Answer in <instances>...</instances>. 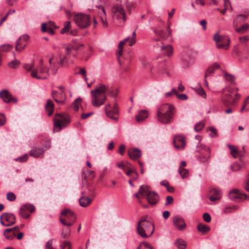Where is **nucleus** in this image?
<instances>
[{"mask_svg": "<svg viewBox=\"0 0 249 249\" xmlns=\"http://www.w3.org/2000/svg\"><path fill=\"white\" fill-rule=\"evenodd\" d=\"M249 28V25L247 23L244 24L241 27L238 28L237 27H235L234 29L236 31L239 33H243L246 31H247Z\"/></svg>", "mask_w": 249, "mask_h": 249, "instance_id": "ea45409f", "label": "nucleus"}, {"mask_svg": "<svg viewBox=\"0 0 249 249\" xmlns=\"http://www.w3.org/2000/svg\"><path fill=\"white\" fill-rule=\"evenodd\" d=\"M210 158V150L209 148H206L204 152H201L200 155L197 158V160L203 163H207Z\"/></svg>", "mask_w": 249, "mask_h": 249, "instance_id": "412c9836", "label": "nucleus"}, {"mask_svg": "<svg viewBox=\"0 0 249 249\" xmlns=\"http://www.w3.org/2000/svg\"><path fill=\"white\" fill-rule=\"evenodd\" d=\"M71 22L69 21H67L64 23V27L60 30V33L61 34L67 33L70 31V29H71Z\"/></svg>", "mask_w": 249, "mask_h": 249, "instance_id": "72a5a7b5", "label": "nucleus"}, {"mask_svg": "<svg viewBox=\"0 0 249 249\" xmlns=\"http://www.w3.org/2000/svg\"><path fill=\"white\" fill-rule=\"evenodd\" d=\"M247 19V16L245 15H238L233 20V27L235 28V27L238 26L239 23L241 22L244 21Z\"/></svg>", "mask_w": 249, "mask_h": 249, "instance_id": "c85d7f7f", "label": "nucleus"}, {"mask_svg": "<svg viewBox=\"0 0 249 249\" xmlns=\"http://www.w3.org/2000/svg\"><path fill=\"white\" fill-rule=\"evenodd\" d=\"M243 194L240 193L237 189H233L229 194L230 198L236 202L243 201Z\"/></svg>", "mask_w": 249, "mask_h": 249, "instance_id": "aec40b11", "label": "nucleus"}, {"mask_svg": "<svg viewBox=\"0 0 249 249\" xmlns=\"http://www.w3.org/2000/svg\"><path fill=\"white\" fill-rule=\"evenodd\" d=\"M211 196H210L209 199L212 201H214L219 200L221 197V193L219 190L216 188H212L209 191Z\"/></svg>", "mask_w": 249, "mask_h": 249, "instance_id": "5701e85b", "label": "nucleus"}, {"mask_svg": "<svg viewBox=\"0 0 249 249\" xmlns=\"http://www.w3.org/2000/svg\"><path fill=\"white\" fill-rule=\"evenodd\" d=\"M173 94L176 95L177 94V90L176 89H173L170 92H167L165 94V96L166 97H170Z\"/></svg>", "mask_w": 249, "mask_h": 249, "instance_id": "69168bd1", "label": "nucleus"}, {"mask_svg": "<svg viewBox=\"0 0 249 249\" xmlns=\"http://www.w3.org/2000/svg\"><path fill=\"white\" fill-rule=\"evenodd\" d=\"M54 109V105L53 102L51 99H48L47 101V103L45 105V110L49 116H51Z\"/></svg>", "mask_w": 249, "mask_h": 249, "instance_id": "393cba45", "label": "nucleus"}, {"mask_svg": "<svg viewBox=\"0 0 249 249\" xmlns=\"http://www.w3.org/2000/svg\"><path fill=\"white\" fill-rule=\"evenodd\" d=\"M241 167V165L237 163H234L231 166V168L233 171H239Z\"/></svg>", "mask_w": 249, "mask_h": 249, "instance_id": "6e6d98bb", "label": "nucleus"}, {"mask_svg": "<svg viewBox=\"0 0 249 249\" xmlns=\"http://www.w3.org/2000/svg\"><path fill=\"white\" fill-rule=\"evenodd\" d=\"M205 126V123L203 121H201L197 123L195 126V130L196 132L201 130Z\"/></svg>", "mask_w": 249, "mask_h": 249, "instance_id": "a18cd8bd", "label": "nucleus"}, {"mask_svg": "<svg viewBox=\"0 0 249 249\" xmlns=\"http://www.w3.org/2000/svg\"><path fill=\"white\" fill-rule=\"evenodd\" d=\"M249 110V96L246 98L244 102V104L241 108L240 111H247Z\"/></svg>", "mask_w": 249, "mask_h": 249, "instance_id": "c03bdc74", "label": "nucleus"}, {"mask_svg": "<svg viewBox=\"0 0 249 249\" xmlns=\"http://www.w3.org/2000/svg\"><path fill=\"white\" fill-rule=\"evenodd\" d=\"M0 97L3 102L6 103H10L11 101L15 103L17 102V99L16 98L12 97L9 92L6 89L2 90L0 92Z\"/></svg>", "mask_w": 249, "mask_h": 249, "instance_id": "a211bd4d", "label": "nucleus"}, {"mask_svg": "<svg viewBox=\"0 0 249 249\" xmlns=\"http://www.w3.org/2000/svg\"><path fill=\"white\" fill-rule=\"evenodd\" d=\"M224 77L226 80L227 81H229L231 83L234 82L235 79V77L234 75L231 74H228L227 72H224Z\"/></svg>", "mask_w": 249, "mask_h": 249, "instance_id": "09e8293b", "label": "nucleus"}, {"mask_svg": "<svg viewBox=\"0 0 249 249\" xmlns=\"http://www.w3.org/2000/svg\"><path fill=\"white\" fill-rule=\"evenodd\" d=\"M3 234L5 238L9 240L13 239L16 236L14 231L11 228L6 229Z\"/></svg>", "mask_w": 249, "mask_h": 249, "instance_id": "7c9ffc66", "label": "nucleus"}, {"mask_svg": "<svg viewBox=\"0 0 249 249\" xmlns=\"http://www.w3.org/2000/svg\"><path fill=\"white\" fill-rule=\"evenodd\" d=\"M108 90V87L100 84L94 90H91L92 95L91 102L95 107H99L105 104L107 97L105 93Z\"/></svg>", "mask_w": 249, "mask_h": 249, "instance_id": "7ed1b4c3", "label": "nucleus"}, {"mask_svg": "<svg viewBox=\"0 0 249 249\" xmlns=\"http://www.w3.org/2000/svg\"><path fill=\"white\" fill-rule=\"evenodd\" d=\"M176 109L172 104H164L158 108L156 116L158 121L163 124H169L173 122Z\"/></svg>", "mask_w": 249, "mask_h": 249, "instance_id": "f03ea898", "label": "nucleus"}, {"mask_svg": "<svg viewBox=\"0 0 249 249\" xmlns=\"http://www.w3.org/2000/svg\"><path fill=\"white\" fill-rule=\"evenodd\" d=\"M84 174L86 176L90 177L92 178L95 177L94 172L92 170H87Z\"/></svg>", "mask_w": 249, "mask_h": 249, "instance_id": "338daca9", "label": "nucleus"}, {"mask_svg": "<svg viewBox=\"0 0 249 249\" xmlns=\"http://www.w3.org/2000/svg\"><path fill=\"white\" fill-rule=\"evenodd\" d=\"M44 151V150L43 148L34 147L31 150L30 155L34 158H38L43 155Z\"/></svg>", "mask_w": 249, "mask_h": 249, "instance_id": "a878e982", "label": "nucleus"}, {"mask_svg": "<svg viewBox=\"0 0 249 249\" xmlns=\"http://www.w3.org/2000/svg\"><path fill=\"white\" fill-rule=\"evenodd\" d=\"M213 38L216 43L217 48L228 49L230 40L229 37L226 36H220L218 33H216Z\"/></svg>", "mask_w": 249, "mask_h": 249, "instance_id": "1a4fd4ad", "label": "nucleus"}, {"mask_svg": "<svg viewBox=\"0 0 249 249\" xmlns=\"http://www.w3.org/2000/svg\"><path fill=\"white\" fill-rule=\"evenodd\" d=\"M28 158H29L28 155L26 154L22 156L18 157L17 159H16L15 160L16 161H18L20 162H23L27 161Z\"/></svg>", "mask_w": 249, "mask_h": 249, "instance_id": "864d4df0", "label": "nucleus"}, {"mask_svg": "<svg viewBox=\"0 0 249 249\" xmlns=\"http://www.w3.org/2000/svg\"><path fill=\"white\" fill-rule=\"evenodd\" d=\"M82 101V99L80 97L76 99L73 103V108L76 111H77L79 109V107L80 104V102Z\"/></svg>", "mask_w": 249, "mask_h": 249, "instance_id": "603ef678", "label": "nucleus"}, {"mask_svg": "<svg viewBox=\"0 0 249 249\" xmlns=\"http://www.w3.org/2000/svg\"><path fill=\"white\" fill-rule=\"evenodd\" d=\"M178 173L182 178H185L189 176V171L185 168H178Z\"/></svg>", "mask_w": 249, "mask_h": 249, "instance_id": "58836bf2", "label": "nucleus"}, {"mask_svg": "<svg viewBox=\"0 0 249 249\" xmlns=\"http://www.w3.org/2000/svg\"><path fill=\"white\" fill-rule=\"evenodd\" d=\"M73 20L79 28L85 29L90 25L92 18L89 15L80 13L74 16Z\"/></svg>", "mask_w": 249, "mask_h": 249, "instance_id": "6e6552de", "label": "nucleus"}, {"mask_svg": "<svg viewBox=\"0 0 249 249\" xmlns=\"http://www.w3.org/2000/svg\"><path fill=\"white\" fill-rule=\"evenodd\" d=\"M38 71L37 75L41 76H45L44 78H41L40 79H46L47 76L49 75V69L45 67L43 65V59L39 60V64L38 66V70H36Z\"/></svg>", "mask_w": 249, "mask_h": 249, "instance_id": "dca6fc26", "label": "nucleus"}, {"mask_svg": "<svg viewBox=\"0 0 249 249\" xmlns=\"http://www.w3.org/2000/svg\"><path fill=\"white\" fill-rule=\"evenodd\" d=\"M71 229L69 227L62 229L61 237L63 238L68 239L71 236Z\"/></svg>", "mask_w": 249, "mask_h": 249, "instance_id": "f704fd0d", "label": "nucleus"}, {"mask_svg": "<svg viewBox=\"0 0 249 249\" xmlns=\"http://www.w3.org/2000/svg\"><path fill=\"white\" fill-rule=\"evenodd\" d=\"M174 202L173 197L172 196H167L166 197V202L165 203V206H168Z\"/></svg>", "mask_w": 249, "mask_h": 249, "instance_id": "13d9d810", "label": "nucleus"}, {"mask_svg": "<svg viewBox=\"0 0 249 249\" xmlns=\"http://www.w3.org/2000/svg\"><path fill=\"white\" fill-rule=\"evenodd\" d=\"M29 36L24 35L20 36L16 43V50L17 51H21L25 48L26 45V41L29 39Z\"/></svg>", "mask_w": 249, "mask_h": 249, "instance_id": "4468645a", "label": "nucleus"}, {"mask_svg": "<svg viewBox=\"0 0 249 249\" xmlns=\"http://www.w3.org/2000/svg\"><path fill=\"white\" fill-rule=\"evenodd\" d=\"M53 126L59 128V130L65 128L70 123V119L68 116L64 115L60 119H54Z\"/></svg>", "mask_w": 249, "mask_h": 249, "instance_id": "9b49d317", "label": "nucleus"}, {"mask_svg": "<svg viewBox=\"0 0 249 249\" xmlns=\"http://www.w3.org/2000/svg\"><path fill=\"white\" fill-rule=\"evenodd\" d=\"M149 187L147 185H142L139 189V193L142 196H147L148 192L151 191L149 190Z\"/></svg>", "mask_w": 249, "mask_h": 249, "instance_id": "473e14b6", "label": "nucleus"}, {"mask_svg": "<svg viewBox=\"0 0 249 249\" xmlns=\"http://www.w3.org/2000/svg\"><path fill=\"white\" fill-rule=\"evenodd\" d=\"M57 94V91H54V90H53L52 92V97L53 98L54 100L56 102V103H58L59 104H63L64 103V101L63 100H59L58 99V96L56 95Z\"/></svg>", "mask_w": 249, "mask_h": 249, "instance_id": "3c124183", "label": "nucleus"}, {"mask_svg": "<svg viewBox=\"0 0 249 249\" xmlns=\"http://www.w3.org/2000/svg\"><path fill=\"white\" fill-rule=\"evenodd\" d=\"M237 88H227L222 91L221 101L225 106H230L235 104L236 101L240 97L237 93Z\"/></svg>", "mask_w": 249, "mask_h": 249, "instance_id": "39448f33", "label": "nucleus"}, {"mask_svg": "<svg viewBox=\"0 0 249 249\" xmlns=\"http://www.w3.org/2000/svg\"><path fill=\"white\" fill-rule=\"evenodd\" d=\"M176 96L180 100H186L188 99V96L185 94H178L177 92V94H176Z\"/></svg>", "mask_w": 249, "mask_h": 249, "instance_id": "bf43d9fd", "label": "nucleus"}, {"mask_svg": "<svg viewBox=\"0 0 249 249\" xmlns=\"http://www.w3.org/2000/svg\"><path fill=\"white\" fill-rule=\"evenodd\" d=\"M228 147L231 149V154L234 158L237 157L238 155V151L237 148H235L233 145L230 144L228 145Z\"/></svg>", "mask_w": 249, "mask_h": 249, "instance_id": "a19ab883", "label": "nucleus"}, {"mask_svg": "<svg viewBox=\"0 0 249 249\" xmlns=\"http://www.w3.org/2000/svg\"><path fill=\"white\" fill-rule=\"evenodd\" d=\"M91 202V199L88 196H82L79 199L80 205L84 207L88 206Z\"/></svg>", "mask_w": 249, "mask_h": 249, "instance_id": "2f4dec72", "label": "nucleus"}, {"mask_svg": "<svg viewBox=\"0 0 249 249\" xmlns=\"http://www.w3.org/2000/svg\"><path fill=\"white\" fill-rule=\"evenodd\" d=\"M203 218L204 220L206 222H210L211 220V217L210 215L207 213H205L203 215Z\"/></svg>", "mask_w": 249, "mask_h": 249, "instance_id": "052dcab7", "label": "nucleus"}, {"mask_svg": "<svg viewBox=\"0 0 249 249\" xmlns=\"http://www.w3.org/2000/svg\"><path fill=\"white\" fill-rule=\"evenodd\" d=\"M6 199L9 201H14L16 199V196L13 192H8L6 194Z\"/></svg>", "mask_w": 249, "mask_h": 249, "instance_id": "8fccbe9b", "label": "nucleus"}, {"mask_svg": "<svg viewBox=\"0 0 249 249\" xmlns=\"http://www.w3.org/2000/svg\"><path fill=\"white\" fill-rule=\"evenodd\" d=\"M59 219L63 225L70 227L76 221V216L73 212L70 210L64 209L61 212Z\"/></svg>", "mask_w": 249, "mask_h": 249, "instance_id": "0eeeda50", "label": "nucleus"}, {"mask_svg": "<svg viewBox=\"0 0 249 249\" xmlns=\"http://www.w3.org/2000/svg\"><path fill=\"white\" fill-rule=\"evenodd\" d=\"M196 91L200 96L203 97L204 98H206V92L202 88H198L196 90Z\"/></svg>", "mask_w": 249, "mask_h": 249, "instance_id": "4d7b16f0", "label": "nucleus"}, {"mask_svg": "<svg viewBox=\"0 0 249 249\" xmlns=\"http://www.w3.org/2000/svg\"><path fill=\"white\" fill-rule=\"evenodd\" d=\"M6 122V117L2 113H0V126L3 125Z\"/></svg>", "mask_w": 249, "mask_h": 249, "instance_id": "680f3d73", "label": "nucleus"}, {"mask_svg": "<svg viewBox=\"0 0 249 249\" xmlns=\"http://www.w3.org/2000/svg\"><path fill=\"white\" fill-rule=\"evenodd\" d=\"M176 246L179 249H185L186 247V243L182 239H178L175 242Z\"/></svg>", "mask_w": 249, "mask_h": 249, "instance_id": "c9c22d12", "label": "nucleus"}, {"mask_svg": "<svg viewBox=\"0 0 249 249\" xmlns=\"http://www.w3.org/2000/svg\"><path fill=\"white\" fill-rule=\"evenodd\" d=\"M111 108V105L110 104H107L105 107V112L109 118L114 120L115 121L118 120V118L114 116L115 115H118L119 114V108L117 104H114L113 107L111 109L109 108Z\"/></svg>", "mask_w": 249, "mask_h": 249, "instance_id": "f8f14e48", "label": "nucleus"}, {"mask_svg": "<svg viewBox=\"0 0 249 249\" xmlns=\"http://www.w3.org/2000/svg\"><path fill=\"white\" fill-rule=\"evenodd\" d=\"M245 189L249 192V174L247 176V180L244 187Z\"/></svg>", "mask_w": 249, "mask_h": 249, "instance_id": "774afa93", "label": "nucleus"}, {"mask_svg": "<svg viewBox=\"0 0 249 249\" xmlns=\"http://www.w3.org/2000/svg\"><path fill=\"white\" fill-rule=\"evenodd\" d=\"M53 242V239L49 240L46 243V244L45 245V249H54L52 246Z\"/></svg>", "mask_w": 249, "mask_h": 249, "instance_id": "e2e57ef3", "label": "nucleus"}, {"mask_svg": "<svg viewBox=\"0 0 249 249\" xmlns=\"http://www.w3.org/2000/svg\"><path fill=\"white\" fill-rule=\"evenodd\" d=\"M197 229L199 231L206 233L210 230V228L206 225L199 224L197 226Z\"/></svg>", "mask_w": 249, "mask_h": 249, "instance_id": "e433bc0d", "label": "nucleus"}, {"mask_svg": "<svg viewBox=\"0 0 249 249\" xmlns=\"http://www.w3.org/2000/svg\"><path fill=\"white\" fill-rule=\"evenodd\" d=\"M129 169H134V168L130 163L125 161L124 162V171Z\"/></svg>", "mask_w": 249, "mask_h": 249, "instance_id": "0e129e2a", "label": "nucleus"}, {"mask_svg": "<svg viewBox=\"0 0 249 249\" xmlns=\"http://www.w3.org/2000/svg\"><path fill=\"white\" fill-rule=\"evenodd\" d=\"M113 18L117 21L119 26H123L126 21V12L123 6L119 3L114 5L111 8Z\"/></svg>", "mask_w": 249, "mask_h": 249, "instance_id": "423d86ee", "label": "nucleus"}, {"mask_svg": "<svg viewBox=\"0 0 249 249\" xmlns=\"http://www.w3.org/2000/svg\"><path fill=\"white\" fill-rule=\"evenodd\" d=\"M219 65L217 63H214L213 65L210 67L206 71L205 78L211 75L216 69H219Z\"/></svg>", "mask_w": 249, "mask_h": 249, "instance_id": "c756f323", "label": "nucleus"}, {"mask_svg": "<svg viewBox=\"0 0 249 249\" xmlns=\"http://www.w3.org/2000/svg\"><path fill=\"white\" fill-rule=\"evenodd\" d=\"M146 199L149 204L154 206L156 205L159 201V196L156 192L154 191H151L150 192H148L146 196Z\"/></svg>", "mask_w": 249, "mask_h": 249, "instance_id": "2eb2a0df", "label": "nucleus"}, {"mask_svg": "<svg viewBox=\"0 0 249 249\" xmlns=\"http://www.w3.org/2000/svg\"><path fill=\"white\" fill-rule=\"evenodd\" d=\"M173 223L175 227L179 231L184 230L186 227L184 219L178 215H176L174 217Z\"/></svg>", "mask_w": 249, "mask_h": 249, "instance_id": "ddd939ff", "label": "nucleus"}, {"mask_svg": "<svg viewBox=\"0 0 249 249\" xmlns=\"http://www.w3.org/2000/svg\"><path fill=\"white\" fill-rule=\"evenodd\" d=\"M0 223L5 227L10 226L16 223V217L10 213H3L0 217Z\"/></svg>", "mask_w": 249, "mask_h": 249, "instance_id": "9d476101", "label": "nucleus"}, {"mask_svg": "<svg viewBox=\"0 0 249 249\" xmlns=\"http://www.w3.org/2000/svg\"><path fill=\"white\" fill-rule=\"evenodd\" d=\"M174 145L176 149H183L185 146L184 137L181 135H177L174 139Z\"/></svg>", "mask_w": 249, "mask_h": 249, "instance_id": "f3484780", "label": "nucleus"}, {"mask_svg": "<svg viewBox=\"0 0 249 249\" xmlns=\"http://www.w3.org/2000/svg\"><path fill=\"white\" fill-rule=\"evenodd\" d=\"M154 225L153 223L147 221L145 217H142L138 222L137 231L142 238L150 237L154 231Z\"/></svg>", "mask_w": 249, "mask_h": 249, "instance_id": "20e7f679", "label": "nucleus"}, {"mask_svg": "<svg viewBox=\"0 0 249 249\" xmlns=\"http://www.w3.org/2000/svg\"><path fill=\"white\" fill-rule=\"evenodd\" d=\"M60 249H72L71 243L69 241H65L60 246Z\"/></svg>", "mask_w": 249, "mask_h": 249, "instance_id": "de8ad7c7", "label": "nucleus"}, {"mask_svg": "<svg viewBox=\"0 0 249 249\" xmlns=\"http://www.w3.org/2000/svg\"><path fill=\"white\" fill-rule=\"evenodd\" d=\"M161 51L162 54L167 56H170L173 53V47L170 45H168L165 46H162L161 47Z\"/></svg>", "mask_w": 249, "mask_h": 249, "instance_id": "bb28decb", "label": "nucleus"}, {"mask_svg": "<svg viewBox=\"0 0 249 249\" xmlns=\"http://www.w3.org/2000/svg\"><path fill=\"white\" fill-rule=\"evenodd\" d=\"M65 50L64 56L59 55V58L52 57L49 59L50 69L53 74L56 73L59 67H68L74 63L72 57H76V53L71 52L69 47H66Z\"/></svg>", "mask_w": 249, "mask_h": 249, "instance_id": "f257e3e1", "label": "nucleus"}, {"mask_svg": "<svg viewBox=\"0 0 249 249\" xmlns=\"http://www.w3.org/2000/svg\"><path fill=\"white\" fill-rule=\"evenodd\" d=\"M23 68L25 70L27 71H31V76L36 79H41L45 78V76H41L37 75L38 71L34 68V64L32 63L31 64H25L23 65Z\"/></svg>", "mask_w": 249, "mask_h": 249, "instance_id": "6ab92c4d", "label": "nucleus"}, {"mask_svg": "<svg viewBox=\"0 0 249 249\" xmlns=\"http://www.w3.org/2000/svg\"><path fill=\"white\" fill-rule=\"evenodd\" d=\"M19 214L24 218H27L30 215L29 212L23 206L20 209Z\"/></svg>", "mask_w": 249, "mask_h": 249, "instance_id": "79ce46f5", "label": "nucleus"}, {"mask_svg": "<svg viewBox=\"0 0 249 249\" xmlns=\"http://www.w3.org/2000/svg\"><path fill=\"white\" fill-rule=\"evenodd\" d=\"M151 29L154 31L156 35L160 37L161 38H166L169 35L171 34V31L170 29V26H168V34L166 33L164 31L162 30H159L154 28H151Z\"/></svg>", "mask_w": 249, "mask_h": 249, "instance_id": "b1692460", "label": "nucleus"}, {"mask_svg": "<svg viewBox=\"0 0 249 249\" xmlns=\"http://www.w3.org/2000/svg\"><path fill=\"white\" fill-rule=\"evenodd\" d=\"M138 249H154L149 243L146 242H142L138 247Z\"/></svg>", "mask_w": 249, "mask_h": 249, "instance_id": "4c0bfd02", "label": "nucleus"}, {"mask_svg": "<svg viewBox=\"0 0 249 249\" xmlns=\"http://www.w3.org/2000/svg\"><path fill=\"white\" fill-rule=\"evenodd\" d=\"M129 157L133 160H136L142 156V152L140 149L136 148H130L128 150Z\"/></svg>", "mask_w": 249, "mask_h": 249, "instance_id": "4be33fe9", "label": "nucleus"}, {"mask_svg": "<svg viewBox=\"0 0 249 249\" xmlns=\"http://www.w3.org/2000/svg\"><path fill=\"white\" fill-rule=\"evenodd\" d=\"M20 64V62L19 60L15 59L14 60H13V61L10 62L8 63V65L10 68L17 69L19 66Z\"/></svg>", "mask_w": 249, "mask_h": 249, "instance_id": "37998d69", "label": "nucleus"}, {"mask_svg": "<svg viewBox=\"0 0 249 249\" xmlns=\"http://www.w3.org/2000/svg\"><path fill=\"white\" fill-rule=\"evenodd\" d=\"M23 207L28 212L30 213L33 212L35 210V207L31 204H25Z\"/></svg>", "mask_w": 249, "mask_h": 249, "instance_id": "5fc2aeb1", "label": "nucleus"}, {"mask_svg": "<svg viewBox=\"0 0 249 249\" xmlns=\"http://www.w3.org/2000/svg\"><path fill=\"white\" fill-rule=\"evenodd\" d=\"M124 44V41H121L118 45L119 51L117 53V56L118 57H120L123 53V48Z\"/></svg>", "mask_w": 249, "mask_h": 249, "instance_id": "49530a36", "label": "nucleus"}, {"mask_svg": "<svg viewBox=\"0 0 249 249\" xmlns=\"http://www.w3.org/2000/svg\"><path fill=\"white\" fill-rule=\"evenodd\" d=\"M148 116V113L146 110H142L140 111L139 114L136 116V118L137 122H140L143 121Z\"/></svg>", "mask_w": 249, "mask_h": 249, "instance_id": "cd10ccee", "label": "nucleus"}]
</instances>
